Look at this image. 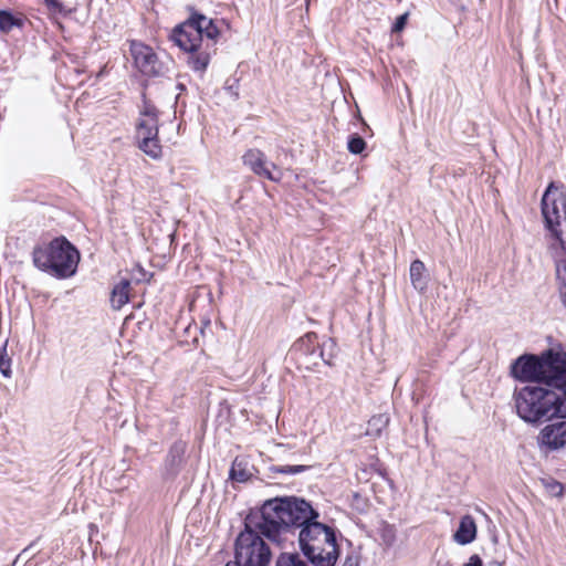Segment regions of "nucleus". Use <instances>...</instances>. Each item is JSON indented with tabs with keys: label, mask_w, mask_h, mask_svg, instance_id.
Instances as JSON below:
<instances>
[{
	"label": "nucleus",
	"mask_w": 566,
	"mask_h": 566,
	"mask_svg": "<svg viewBox=\"0 0 566 566\" xmlns=\"http://www.w3.org/2000/svg\"><path fill=\"white\" fill-rule=\"evenodd\" d=\"M282 535L298 531V545L313 566H335L339 547L335 528L318 522L319 513L297 497H275ZM275 514V512H273Z\"/></svg>",
	"instance_id": "nucleus-1"
},
{
	"label": "nucleus",
	"mask_w": 566,
	"mask_h": 566,
	"mask_svg": "<svg viewBox=\"0 0 566 566\" xmlns=\"http://www.w3.org/2000/svg\"><path fill=\"white\" fill-rule=\"evenodd\" d=\"M275 497L268 500L256 514L245 518L244 530L240 532L234 543V560L237 566H268L272 553L262 536L272 542H280L282 531L280 520L272 516L277 512Z\"/></svg>",
	"instance_id": "nucleus-2"
},
{
	"label": "nucleus",
	"mask_w": 566,
	"mask_h": 566,
	"mask_svg": "<svg viewBox=\"0 0 566 566\" xmlns=\"http://www.w3.org/2000/svg\"><path fill=\"white\" fill-rule=\"evenodd\" d=\"M219 36L220 31L212 19L192 11L186 21L174 28L170 39L188 54V66L203 74L216 54Z\"/></svg>",
	"instance_id": "nucleus-3"
},
{
	"label": "nucleus",
	"mask_w": 566,
	"mask_h": 566,
	"mask_svg": "<svg viewBox=\"0 0 566 566\" xmlns=\"http://www.w3.org/2000/svg\"><path fill=\"white\" fill-rule=\"evenodd\" d=\"M516 415L525 423L538 427L554 417L566 418V384L527 385L513 392Z\"/></svg>",
	"instance_id": "nucleus-4"
},
{
	"label": "nucleus",
	"mask_w": 566,
	"mask_h": 566,
	"mask_svg": "<svg viewBox=\"0 0 566 566\" xmlns=\"http://www.w3.org/2000/svg\"><path fill=\"white\" fill-rule=\"evenodd\" d=\"M541 206L546 228L554 238L551 249L555 258L556 275L560 283V300L566 307V240L563 238L564 228H566V193L563 188L551 182L542 197Z\"/></svg>",
	"instance_id": "nucleus-5"
},
{
	"label": "nucleus",
	"mask_w": 566,
	"mask_h": 566,
	"mask_svg": "<svg viewBox=\"0 0 566 566\" xmlns=\"http://www.w3.org/2000/svg\"><path fill=\"white\" fill-rule=\"evenodd\" d=\"M511 375L523 382L563 386L566 384V353L549 349L541 356L524 354L512 363Z\"/></svg>",
	"instance_id": "nucleus-6"
},
{
	"label": "nucleus",
	"mask_w": 566,
	"mask_h": 566,
	"mask_svg": "<svg viewBox=\"0 0 566 566\" xmlns=\"http://www.w3.org/2000/svg\"><path fill=\"white\" fill-rule=\"evenodd\" d=\"M32 259L39 270L57 279H66L75 274L80 253L65 237H59L48 244L35 247Z\"/></svg>",
	"instance_id": "nucleus-7"
},
{
	"label": "nucleus",
	"mask_w": 566,
	"mask_h": 566,
	"mask_svg": "<svg viewBox=\"0 0 566 566\" xmlns=\"http://www.w3.org/2000/svg\"><path fill=\"white\" fill-rule=\"evenodd\" d=\"M158 132L159 111L143 94V104L139 107V118L136 123V138L139 149L153 159H158L161 156Z\"/></svg>",
	"instance_id": "nucleus-8"
},
{
	"label": "nucleus",
	"mask_w": 566,
	"mask_h": 566,
	"mask_svg": "<svg viewBox=\"0 0 566 566\" xmlns=\"http://www.w3.org/2000/svg\"><path fill=\"white\" fill-rule=\"evenodd\" d=\"M243 164L249 167L259 177L279 182L282 179V172L276 165L269 163L264 153L260 149H249L242 157Z\"/></svg>",
	"instance_id": "nucleus-9"
},
{
	"label": "nucleus",
	"mask_w": 566,
	"mask_h": 566,
	"mask_svg": "<svg viewBox=\"0 0 566 566\" xmlns=\"http://www.w3.org/2000/svg\"><path fill=\"white\" fill-rule=\"evenodd\" d=\"M130 53L136 67L147 76H157L163 72V65L159 62L153 49L140 42H132Z\"/></svg>",
	"instance_id": "nucleus-10"
},
{
	"label": "nucleus",
	"mask_w": 566,
	"mask_h": 566,
	"mask_svg": "<svg viewBox=\"0 0 566 566\" xmlns=\"http://www.w3.org/2000/svg\"><path fill=\"white\" fill-rule=\"evenodd\" d=\"M537 444L547 451H566V421L546 424L537 434Z\"/></svg>",
	"instance_id": "nucleus-11"
},
{
	"label": "nucleus",
	"mask_w": 566,
	"mask_h": 566,
	"mask_svg": "<svg viewBox=\"0 0 566 566\" xmlns=\"http://www.w3.org/2000/svg\"><path fill=\"white\" fill-rule=\"evenodd\" d=\"M187 442L175 441L169 448L161 467V475L165 480H174L186 465Z\"/></svg>",
	"instance_id": "nucleus-12"
},
{
	"label": "nucleus",
	"mask_w": 566,
	"mask_h": 566,
	"mask_svg": "<svg viewBox=\"0 0 566 566\" xmlns=\"http://www.w3.org/2000/svg\"><path fill=\"white\" fill-rule=\"evenodd\" d=\"M476 537V524L474 518L467 514L461 517L459 527L453 534V539L460 545L472 543Z\"/></svg>",
	"instance_id": "nucleus-13"
},
{
	"label": "nucleus",
	"mask_w": 566,
	"mask_h": 566,
	"mask_svg": "<svg viewBox=\"0 0 566 566\" xmlns=\"http://www.w3.org/2000/svg\"><path fill=\"white\" fill-rule=\"evenodd\" d=\"M409 274L413 289L420 293H423L427 290L429 283V275L427 273L424 263L418 259L412 261L410 264Z\"/></svg>",
	"instance_id": "nucleus-14"
},
{
	"label": "nucleus",
	"mask_w": 566,
	"mask_h": 566,
	"mask_svg": "<svg viewBox=\"0 0 566 566\" xmlns=\"http://www.w3.org/2000/svg\"><path fill=\"white\" fill-rule=\"evenodd\" d=\"M129 286L130 283L127 280H123L114 286L111 294V304L114 310H120L129 301Z\"/></svg>",
	"instance_id": "nucleus-15"
},
{
	"label": "nucleus",
	"mask_w": 566,
	"mask_h": 566,
	"mask_svg": "<svg viewBox=\"0 0 566 566\" xmlns=\"http://www.w3.org/2000/svg\"><path fill=\"white\" fill-rule=\"evenodd\" d=\"M319 344L318 336L315 333H307L301 337L295 344V350L301 355L302 361L312 353Z\"/></svg>",
	"instance_id": "nucleus-16"
},
{
	"label": "nucleus",
	"mask_w": 566,
	"mask_h": 566,
	"mask_svg": "<svg viewBox=\"0 0 566 566\" xmlns=\"http://www.w3.org/2000/svg\"><path fill=\"white\" fill-rule=\"evenodd\" d=\"M23 19L15 17L8 10H0V31L3 33L11 32L14 28H22Z\"/></svg>",
	"instance_id": "nucleus-17"
},
{
	"label": "nucleus",
	"mask_w": 566,
	"mask_h": 566,
	"mask_svg": "<svg viewBox=\"0 0 566 566\" xmlns=\"http://www.w3.org/2000/svg\"><path fill=\"white\" fill-rule=\"evenodd\" d=\"M388 422L389 418L386 415L373 416L368 421L366 434L373 438L379 437Z\"/></svg>",
	"instance_id": "nucleus-18"
},
{
	"label": "nucleus",
	"mask_w": 566,
	"mask_h": 566,
	"mask_svg": "<svg viewBox=\"0 0 566 566\" xmlns=\"http://www.w3.org/2000/svg\"><path fill=\"white\" fill-rule=\"evenodd\" d=\"M251 475V472L245 468V463L238 458L234 459L229 473L230 479L235 482H247Z\"/></svg>",
	"instance_id": "nucleus-19"
},
{
	"label": "nucleus",
	"mask_w": 566,
	"mask_h": 566,
	"mask_svg": "<svg viewBox=\"0 0 566 566\" xmlns=\"http://www.w3.org/2000/svg\"><path fill=\"white\" fill-rule=\"evenodd\" d=\"M321 349L323 352V364L327 366L333 365V358L336 356V343L332 339H325L323 343H319Z\"/></svg>",
	"instance_id": "nucleus-20"
},
{
	"label": "nucleus",
	"mask_w": 566,
	"mask_h": 566,
	"mask_svg": "<svg viewBox=\"0 0 566 566\" xmlns=\"http://www.w3.org/2000/svg\"><path fill=\"white\" fill-rule=\"evenodd\" d=\"M310 469L308 465H271L269 468L272 473H282V474H300Z\"/></svg>",
	"instance_id": "nucleus-21"
},
{
	"label": "nucleus",
	"mask_w": 566,
	"mask_h": 566,
	"mask_svg": "<svg viewBox=\"0 0 566 566\" xmlns=\"http://www.w3.org/2000/svg\"><path fill=\"white\" fill-rule=\"evenodd\" d=\"M347 148L354 155L361 154L366 148V142L358 134H352L348 137Z\"/></svg>",
	"instance_id": "nucleus-22"
},
{
	"label": "nucleus",
	"mask_w": 566,
	"mask_h": 566,
	"mask_svg": "<svg viewBox=\"0 0 566 566\" xmlns=\"http://www.w3.org/2000/svg\"><path fill=\"white\" fill-rule=\"evenodd\" d=\"M276 566H308L298 554H282L277 560Z\"/></svg>",
	"instance_id": "nucleus-23"
},
{
	"label": "nucleus",
	"mask_w": 566,
	"mask_h": 566,
	"mask_svg": "<svg viewBox=\"0 0 566 566\" xmlns=\"http://www.w3.org/2000/svg\"><path fill=\"white\" fill-rule=\"evenodd\" d=\"M323 352L321 349V345L318 344L315 349L310 353V355L302 361L306 368L317 367L319 361L323 363Z\"/></svg>",
	"instance_id": "nucleus-24"
},
{
	"label": "nucleus",
	"mask_w": 566,
	"mask_h": 566,
	"mask_svg": "<svg viewBox=\"0 0 566 566\" xmlns=\"http://www.w3.org/2000/svg\"><path fill=\"white\" fill-rule=\"evenodd\" d=\"M0 373L6 378H10L11 375H12V371H11V359L7 355L6 350L0 353Z\"/></svg>",
	"instance_id": "nucleus-25"
},
{
	"label": "nucleus",
	"mask_w": 566,
	"mask_h": 566,
	"mask_svg": "<svg viewBox=\"0 0 566 566\" xmlns=\"http://www.w3.org/2000/svg\"><path fill=\"white\" fill-rule=\"evenodd\" d=\"M545 488H546L547 492L553 496H562L563 495L564 486L562 483H559L555 480L546 481Z\"/></svg>",
	"instance_id": "nucleus-26"
},
{
	"label": "nucleus",
	"mask_w": 566,
	"mask_h": 566,
	"mask_svg": "<svg viewBox=\"0 0 566 566\" xmlns=\"http://www.w3.org/2000/svg\"><path fill=\"white\" fill-rule=\"evenodd\" d=\"M408 15L409 14L406 12V13L397 17L395 23L392 24L391 32L398 33V32L402 31L407 24Z\"/></svg>",
	"instance_id": "nucleus-27"
},
{
	"label": "nucleus",
	"mask_w": 566,
	"mask_h": 566,
	"mask_svg": "<svg viewBox=\"0 0 566 566\" xmlns=\"http://www.w3.org/2000/svg\"><path fill=\"white\" fill-rule=\"evenodd\" d=\"M224 88L233 98L237 99L239 97V84L237 80H233L232 83H229V81H227Z\"/></svg>",
	"instance_id": "nucleus-28"
},
{
	"label": "nucleus",
	"mask_w": 566,
	"mask_h": 566,
	"mask_svg": "<svg viewBox=\"0 0 566 566\" xmlns=\"http://www.w3.org/2000/svg\"><path fill=\"white\" fill-rule=\"evenodd\" d=\"M48 8L61 12L63 9L62 3L59 0H44Z\"/></svg>",
	"instance_id": "nucleus-29"
},
{
	"label": "nucleus",
	"mask_w": 566,
	"mask_h": 566,
	"mask_svg": "<svg viewBox=\"0 0 566 566\" xmlns=\"http://www.w3.org/2000/svg\"><path fill=\"white\" fill-rule=\"evenodd\" d=\"M342 566H359V559L355 555H348Z\"/></svg>",
	"instance_id": "nucleus-30"
},
{
	"label": "nucleus",
	"mask_w": 566,
	"mask_h": 566,
	"mask_svg": "<svg viewBox=\"0 0 566 566\" xmlns=\"http://www.w3.org/2000/svg\"><path fill=\"white\" fill-rule=\"evenodd\" d=\"M464 566H483V563L480 556L474 554Z\"/></svg>",
	"instance_id": "nucleus-31"
}]
</instances>
